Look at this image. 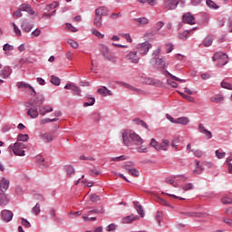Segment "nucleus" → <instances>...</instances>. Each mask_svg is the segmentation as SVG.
<instances>
[{
  "mask_svg": "<svg viewBox=\"0 0 232 232\" xmlns=\"http://www.w3.org/2000/svg\"><path fill=\"white\" fill-rule=\"evenodd\" d=\"M130 139L132 140L134 144H136V146H140V144H143L144 142L142 138H140L139 134L135 133V131L125 130L122 132V140L125 146H130Z\"/></svg>",
  "mask_w": 232,
  "mask_h": 232,
  "instance_id": "obj_1",
  "label": "nucleus"
},
{
  "mask_svg": "<svg viewBox=\"0 0 232 232\" xmlns=\"http://www.w3.org/2000/svg\"><path fill=\"white\" fill-rule=\"evenodd\" d=\"M24 149H26V145H24V143L19 142V141L9 146V150H12L14 154L18 157H24Z\"/></svg>",
  "mask_w": 232,
  "mask_h": 232,
  "instance_id": "obj_2",
  "label": "nucleus"
},
{
  "mask_svg": "<svg viewBox=\"0 0 232 232\" xmlns=\"http://www.w3.org/2000/svg\"><path fill=\"white\" fill-rule=\"evenodd\" d=\"M212 59L213 61H217L218 66L219 67L226 66L229 61L227 54L224 53H216Z\"/></svg>",
  "mask_w": 232,
  "mask_h": 232,
  "instance_id": "obj_3",
  "label": "nucleus"
},
{
  "mask_svg": "<svg viewBox=\"0 0 232 232\" xmlns=\"http://www.w3.org/2000/svg\"><path fill=\"white\" fill-rule=\"evenodd\" d=\"M125 59L128 61V63H131L132 64H139L140 56L137 51H131L125 56Z\"/></svg>",
  "mask_w": 232,
  "mask_h": 232,
  "instance_id": "obj_4",
  "label": "nucleus"
},
{
  "mask_svg": "<svg viewBox=\"0 0 232 232\" xmlns=\"http://www.w3.org/2000/svg\"><path fill=\"white\" fill-rule=\"evenodd\" d=\"M137 50L140 52V55H148L150 48H151V44L145 42L137 45Z\"/></svg>",
  "mask_w": 232,
  "mask_h": 232,
  "instance_id": "obj_5",
  "label": "nucleus"
},
{
  "mask_svg": "<svg viewBox=\"0 0 232 232\" xmlns=\"http://www.w3.org/2000/svg\"><path fill=\"white\" fill-rule=\"evenodd\" d=\"M179 6V0H163L165 10H175Z\"/></svg>",
  "mask_w": 232,
  "mask_h": 232,
  "instance_id": "obj_6",
  "label": "nucleus"
},
{
  "mask_svg": "<svg viewBox=\"0 0 232 232\" xmlns=\"http://www.w3.org/2000/svg\"><path fill=\"white\" fill-rule=\"evenodd\" d=\"M100 52L103 55L104 59L111 61V56H110V48L106 44H100Z\"/></svg>",
  "mask_w": 232,
  "mask_h": 232,
  "instance_id": "obj_7",
  "label": "nucleus"
},
{
  "mask_svg": "<svg viewBox=\"0 0 232 232\" xmlns=\"http://www.w3.org/2000/svg\"><path fill=\"white\" fill-rule=\"evenodd\" d=\"M21 28L26 34H30V32H32V29L34 28V23H30L23 19L21 24Z\"/></svg>",
  "mask_w": 232,
  "mask_h": 232,
  "instance_id": "obj_8",
  "label": "nucleus"
},
{
  "mask_svg": "<svg viewBox=\"0 0 232 232\" xmlns=\"http://www.w3.org/2000/svg\"><path fill=\"white\" fill-rule=\"evenodd\" d=\"M27 115L31 117V119H37L39 117V111L35 105H31V108L27 111Z\"/></svg>",
  "mask_w": 232,
  "mask_h": 232,
  "instance_id": "obj_9",
  "label": "nucleus"
},
{
  "mask_svg": "<svg viewBox=\"0 0 232 232\" xmlns=\"http://www.w3.org/2000/svg\"><path fill=\"white\" fill-rule=\"evenodd\" d=\"M183 22L187 24H195V16L191 13H185L183 14Z\"/></svg>",
  "mask_w": 232,
  "mask_h": 232,
  "instance_id": "obj_10",
  "label": "nucleus"
},
{
  "mask_svg": "<svg viewBox=\"0 0 232 232\" xmlns=\"http://www.w3.org/2000/svg\"><path fill=\"white\" fill-rule=\"evenodd\" d=\"M2 218L5 222H10L12 218H14V213L10 210H3L2 211Z\"/></svg>",
  "mask_w": 232,
  "mask_h": 232,
  "instance_id": "obj_11",
  "label": "nucleus"
},
{
  "mask_svg": "<svg viewBox=\"0 0 232 232\" xmlns=\"http://www.w3.org/2000/svg\"><path fill=\"white\" fill-rule=\"evenodd\" d=\"M19 9L22 12H27V14H30V15H34V14H35V11H34V9L32 8V5H30L29 4H23L19 6Z\"/></svg>",
  "mask_w": 232,
  "mask_h": 232,
  "instance_id": "obj_12",
  "label": "nucleus"
},
{
  "mask_svg": "<svg viewBox=\"0 0 232 232\" xmlns=\"http://www.w3.org/2000/svg\"><path fill=\"white\" fill-rule=\"evenodd\" d=\"M134 23H136L137 26H146L150 24V19L147 17L134 18Z\"/></svg>",
  "mask_w": 232,
  "mask_h": 232,
  "instance_id": "obj_13",
  "label": "nucleus"
},
{
  "mask_svg": "<svg viewBox=\"0 0 232 232\" xmlns=\"http://www.w3.org/2000/svg\"><path fill=\"white\" fill-rule=\"evenodd\" d=\"M95 14L102 17H104L106 15H109L110 10H108V8L105 6H100L95 10Z\"/></svg>",
  "mask_w": 232,
  "mask_h": 232,
  "instance_id": "obj_14",
  "label": "nucleus"
},
{
  "mask_svg": "<svg viewBox=\"0 0 232 232\" xmlns=\"http://www.w3.org/2000/svg\"><path fill=\"white\" fill-rule=\"evenodd\" d=\"M10 188V180L3 178L0 182V190L5 193Z\"/></svg>",
  "mask_w": 232,
  "mask_h": 232,
  "instance_id": "obj_15",
  "label": "nucleus"
},
{
  "mask_svg": "<svg viewBox=\"0 0 232 232\" xmlns=\"http://www.w3.org/2000/svg\"><path fill=\"white\" fill-rule=\"evenodd\" d=\"M51 111H53V107L50 105H44L39 110L40 115H43V116L46 115V113H51Z\"/></svg>",
  "mask_w": 232,
  "mask_h": 232,
  "instance_id": "obj_16",
  "label": "nucleus"
},
{
  "mask_svg": "<svg viewBox=\"0 0 232 232\" xmlns=\"http://www.w3.org/2000/svg\"><path fill=\"white\" fill-rule=\"evenodd\" d=\"M93 24L96 28H102V16L95 13Z\"/></svg>",
  "mask_w": 232,
  "mask_h": 232,
  "instance_id": "obj_17",
  "label": "nucleus"
},
{
  "mask_svg": "<svg viewBox=\"0 0 232 232\" xmlns=\"http://www.w3.org/2000/svg\"><path fill=\"white\" fill-rule=\"evenodd\" d=\"M174 124H182V126H188L189 124V119L188 117H180L175 120Z\"/></svg>",
  "mask_w": 232,
  "mask_h": 232,
  "instance_id": "obj_18",
  "label": "nucleus"
},
{
  "mask_svg": "<svg viewBox=\"0 0 232 232\" xmlns=\"http://www.w3.org/2000/svg\"><path fill=\"white\" fill-rule=\"evenodd\" d=\"M10 73H12V69L10 67H5L2 71H1V78L2 79H8V77H10Z\"/></svg>",
  "mask_w": 232,
  "mask_h": 232,
  "instance_id": "obj_19",
  "label": "nucleus"
},
{
  "mask_svg": "<svg viewBox=\"0 0 232 232\" xmlns=\"http://www.w3.org/2000/svg\"><path fill=\"white\" fill-rule=\"evenodd\" d=\"M121 84L125 86V88H129V90H130V92H135L136 93H139L140 95H142L144 93V91H142L140 89H137L128 83L121 82Z\"/></svg>",
  "mask_w": 232,
  "mask_h": 232,
  "instance_id": "obj_20",
  "label": "nucleus"
},
{
  "mask_svg": "<svg viewBox=\"0 0 232 232\" xmlns=\"http://www.w3.org/2000/svg\"><path fill=\"white\" fill-rule=\"evenodd\" d=\"M125 171L132 177H139L140 175V172L135 168H125Z\"/></svg>",
  "mask_w": 232,
  "mask_h": 232,
  "instance_id": "obj_21",
  "label": "nucleus"
},
{
  "mask_svg": "<svg viewBox=\"0 0 232 232\" xmlns=\"http://www.w3.org/2000/svg\"><path fill=\"white\" fill-rule=\"evenodd\" d=\"M155 64L158 66V68H166L168 65L166 64V60L164 58H157L155 60Z\"/></svg>",
  "mask_w": 232,
  "mask_h": 232,
  "instance_id": "obj_22",
  "label": "nucleus"
},
{
  "mask_svg": "<svg viewBox=\"0 0 232 232\" xmlns=\"http://www.w3.org/2000/svg\"><path fill=\"white\" fill-rule=\"evenodd\" d=\"M17 87L18 88H24L25 90H31L33 92V93H35V90L34 89V87H32V85L24 82H20L17 83Z\"/></svg>",
  "mask_w": 232,
  "mask_h": 232,
  "instance_id": "obj_23",
  "label": "nucleus"
},
{
  "mask_svg": "<svg viewBox=\"0 0 232 232\" xmlns=\"http://www.w3.org/2000/svg\"><path fill=\"white\" fill-rule=\"evenodd\" d=\"M10 202L8 196L3 193H0V206H6Z\"/></svg>",
  "mask_w": 232,
  "mask_h": 232,
  "instance_id": "obj_24",
  "label": "nucleus"
},
{
  "mask_svg": "<svg viewBox=\"0 0 232 232\" xmlns=\"http://www.w3.org/2000/svg\"><path fill=\"white\" fill-rule=\"evenodd\" d=\"M196 168L193 170V173L195 175H200V173H202V171H204V168L202 166H200V161L196 160Z\"/></svg>",
  "mask_w": 232,
  "mask_h": 232,
  "instance_id": "obj_25",
  "label": "nucleus"
},
{
  "mask_svg": "<svg viewBox=\"0 0 232 232\" xmlns=\"http://www.w3.org/2000/svg\"><path fill=\"white\" fill-rule=\"evenodd\" d=\"M41 139L44 140L45 142H52L53 140V136H52L51 133L45 132L44 134L40 135Z\"/></svg>",
  "mask_w": 232,
  "mask_h": 232,
  "instance_id": "obj_26",
  "label": "nucleus"
},
{
  "mask_svg": "<svg viewBox=\"0 0 232 232\" xmlns=\"http://www.w3.org/2000/svg\"><path fill=\"white\" fill-rule=\"evenodd\" d=\"M43 102H44V98L41 96L40 98H36L32 103L31 106L40 107L43 106Z\"/></svg>",
  "mask_w": 232,
  "mask_h": 232,
  "instance_id": "obj_27",
  "label": "nucleus"
},
{
  "mask_svg": "<svg viewBox=\"0 0 232 232\" xmlns=\"http://www.w3.org/2000/svg\"><path fill=\"white\" fill-rule=\"evenodd\" d=\"M169 148V140H162L160 143V151H168Z\"/></svg>",
  "mask_w": 232,
  "mask_h": 232,
  "instance_id": "obj_28",
  "label": "nucleus"
},
{
  "mask_svg": "<svg viewBox=\"0 0 232 232\" xmlns=\"http://www.w3.org/2000/svg\"><path fill=\"white\" fill-rule=\"evenodd\" d=\"M98 93H100V95H103V97H106V95H111V91L103 86L98 90Z\"/></svg>",
  "mask_w": 232,
  "mask_h": 232,
  "instance_id": "obj_29",
  "label": "nucleus"
},
{
  "mask_svg": "<svg viewBox=\"0 0 232 232\" xmlns=\"http://www.w3.org/2000/svg\"><path fill=\"white\" fill-rule=\"evenodd\" d=\"M133 204L135 205L136 211L139 213V215H140L142 218H144V209L142 208V206H140L139 202L135 201L133 202Z\"/></svg>",
  "mask_w": 232,
  "mask_h": 232,
  "instance_id": "obj_30",
  "label": "nucleus"
},
{
  "mask_svg": "<svg viewBox=\"0 0 232 232\" xmlns=\"http://www.w3.org/2000/svg\"><path fill=\"white\" fill-rule=\"evenodd\" d=\"M91 34H92V35H95V37H97L98 39H104V34H102L101 32H99V30L95 28L91 29Z\"/></svg>",
  "mask_w": 232,
  "mask_h": 232,
  "instance_id": "obj_31",
  "label": "nucleus"
},
{
  "mask_svg": "<svg viewBox=\"0 0 232 232\" xmlns=\"http://www.w3.org/2000/svg\"><path fill=\"white\" fill-rule=\"evenodd\" d=\"M192 30H197V27L193 28ZM192 30H187V31H184L183 33H180L179 35V39L186 41V39H188V35L191 34Z\"/></svg>",
  "mask_w": 232,
  "mask_h": 232,
  "instance_id": "obj_32",
  "label": "nucleus"
},
{
  "mask_svg": "<svg viewBox=\"0 0 232 232\" xmlns=\"http://www.w3.org/2000/svg\"><path fill=\"white\" fill-rule=\"evenodd\" d=\"M133 220H137V217L134 216H127L126 218H124L122 219V223L123 224H131V222H133Z\"/></svg>",
  "mask_w": 232,
  "mask_h": 232,
  "instance_id": "obj_33",
  "label": "nucleus"
},
{
  "mask_svg": "<svg viewBox=\"0 0 232 232\" xmlns=\"http://www.w3.org/2000/svg\"><path fill=\"white\" fill-rule=\"evenodd\" d=\"M57 121H59V119L57 118H53V119H50V118H45L40 121V124H48V122H57Z\"/></svg>",
  "mask_w": 232,
  "mask_h": 232,
  "instance_id": "obj_34",
  "label": "nucleus"
},
{
  "mask_svg": "<svg viewBox=\"0 0 232 232\" xmlns=\"http://www.w3.org/2000/svg\"><path fill=\"white\" fill-rule=\"evenodd\" d=\"M29 139L30 138L28 136V134H19L17 140H18V142H26V141H28Z\"/></svg>",
  "mask_w": 232,
  "mask_h": 232,
  "instance_id": "obj_35",
  "label": "nucleus"
},
{
  "mask_svg": "<svg viewBox=\"0 0 232 232\" xmlns=\"http://www.w3.org/2000/svg\"><path fill=\"white\" fill-rule=\"evenodd\" d=\"M65 171L69 177H72V175L75 174V169L70 165L65 166Z\"/></svg>",
  "mask_w": 232,
  "mask_h": 232,
  "instance_id": "obj_36",
  "label": "nucleus"
},
{
  "mask_svg": "<svg viewBox=\"0 0 232 232\" xmlns=\"http://www.w3.org/2000/svg\"><path fill=\"white\" fill-rule=\"evenodd\" d=\"M177 179H179V177L169 178L166 179V182H167V184H170L171 186H174V188H178L179 184H177L175 182V180H177Z\"/></svg>",
  "mask_w": 232,
  "mask_h": 232,
  "instance_id": "obj_37",
  "label": "nucleus"
},
{
  "mask_svg": "<svg viewBox=\"0 0 232 232\" xmlns=\"http://www.w3.org/2000/svg\"><path fill=\"white\" fill-rule=\"evenodd\" d=\"M51 82L52 84H54V86H59L61 84V79L59 77H56L54 75L51 76Z\"/></svg>",
  "mask_w": 232,
  "mask_h": 232,
  "instance_id": "obj_38",
  "label": "nucleus"
},
{
  "mask_svg": "<svg viewBox=\"0 0 232 232\" xmlns=\"http://www.w3.org/2000/svg\"><path fill=\"white\" fill-rule=\"evenodd\" d=\"M150 146L155 148V150H157V151H160V143H159L157 140H155V139H152L150 140Z\"/></svg>",
  "mask_w": 232,
  "mask_h": 232,
  "instance_id": "obj_39",
  "label": "nucleus"
},
{
  "mask_svg": "<svg viewBox=\"0 0 232 232\" xmlns=\"http://www.w3.org/2000/svg\"><path fill=\"white\" fill-rule=\"evenodd\" d=\"M3 50L4 52H5V53H8L9 52H14V45H10V44H5L3 46Z\"/></svg>",
  "mask_w": 232,
  "mask_h": 232,
  "instance_id": "obj_40",
  "label": "nucleus"
},
{
  "mask_svg": "<svg viewBox=\"0 0 232 232\" xmlns=\"http://www.w3.org/2000/svg\"><path fill=\"white\" fill-rule=\"evenodd\" d=\"M59 6V2H53L52 4L46 5L45 10L50 12V10H53V8H57Z\"/></svg>",
  "mask_w": 232,
  "mask_h": 232,
  "instance_id": "obj_41",
  "label": "nucleus"
},
{
  "mask_svg": "<svg viewBox=\"0 0 232 232\" xmlns=\"http://www.w3.org/2000/svg\"><path fill=\"white\" fill-rule=\"evenodd\" d=\"M215 153H216V157H217L218 159H225V158H226V152H224V151H222V150H217L215 151Z\"/></svg>",
  "mask_w": 232,
  "mask_h": 232,
  "instance_id": "obj_42",
  "label": "nucleus"
},
{
  "mask_svg": "<svg viewBox=\"0 0 232 232\" xmlns=\"http://www.w3.org/2000/svg\"><path fill=\"white\" fill-rule=\"evenodd\" d=\"M231 161H232V156L227 158L226 162L227 164L228 173H230V174H232V163H231Z\"/></svg>",
  "mask_w": 232,
  "mask_h": 232,
  "instance_id": "obj_43",
  "label": "nucleus"
},
{
  "mask_svg": "<svg viewBox=\"0 0 232 232\" xmlns=\"http://www.w3.org/2000/svg\"><path fill=\"white\" fill-rule=\"evenodd\" d=\"M206 3L209 8H213L214 10H217L218 8L217 4L215 2H213L212 0H207Z\"/></svg>",
  "mask_w": 232,
  "mask_h": 232,
  "instance_id": "obj_44",
  "label": "nucleus"
},
{
  "mask_svg": "<svg viewBox=\"0 0 232 232\" xmlns=\"http://www.w3.org/2000/svg\"><path fill=\"white\" fill-rule=\"evenodd\" d=\"M93 104H95V98H89L88 102L83 103V106L86 108L88 106H93Z\"/></svg>",
  "mask_w": 232,
  "mask_h": 232,
  "instance_id": "obj_45",
  "label": "nucleus"
},
{
  "mask_svg": "<svg viewBox=\"0 0 232 232\" xmlns=\"http://www.w3.org/2000/svg\"><path fill=\"white\" fill-rule=\"evenodd\" d=\"M67 43L68 44H70V46H72V48H74V50H77V48H79V44L74 40H68Z\"/></svg>",
  "mask_w": 232,
  "mask_h": 232,
  "instance_id": "obj_46",
  "label": "nucleus"
},
{
  "mask_svg": "<svg viewBox=\"0 0 232 232\" xmlns=\"http://www.w3.org/2000/svg\"><path fill=\"white\" fill-rule=\"evenodd\" d=\"M32 212L34 215H39V213H41V206H39V203H37L32 209Z\"/></svg>",
  "mask_w": 232,
  "mask_h": 232,
  "instance_id": "obj_47",
  "label": "nucleus"
},
{
  "mask_svg": "<svg viewBox=\"0 0 232 232\" xmlns=\"http://www.w3.org/2000/svg\"><path fill=\"white\" fill-rule=\"evenodd\" d=\"M13 26H14V34H15L18 37H21V35H22L21 29H19V27L17 26V24H15V23H13Z\"/></svg>",
  "mask_w": 232,
  "mask_h": 232,
  "instance_id": "obj_48",
  "label": "nucleus"
},
{
  "mask_svg": "<svg viewBox=\"0 0 232 232\" xmlns=\"http://www.w3.org/2000/svg\"><path fill=\"white\" fill-rule=\"evenodd\" d=\"M121 160H126L125 156H119V157H114L111 159V162H121Z\"/></svg>",
  "mask_w": 232,
  "mask_h": 232,
  "instance_id": "obj_49",
  "label": "nucleus"
},
{
  "mask_svg": "<svg viewBox=\"0 0 232 232\" xmlns=\"http://www.w3.org/2000/svg\"><path fill=\"white\" fill-rule=\"evenodd\" d=\"M211 44H213V38L211 37H207L204 40V46H211Z\"/></svg>",
  "mask_w": 232,
  "mask_h": 232,
  "instance_id": "obj_50",
  "label": "nucleus"
},
{
  "mask_svg": "<svg viewBox=\"0 0 232 232\" xmlns=\"http://www.w3.org/2000/svg\"><path fill=\"white\" fill-rule=\"evenodd\" d=\"M221 88H225L226 90H232V84L227 82H222Z\"/></svg>",
  "mask_w": 232,
  "mask_h": 232,
  "instance_id": "obj_51",
  "label": "nucleus"
},
{
  "mask_svg": "<svg viewBox=\"0 0 232 232\" xmlns=\"http://www.w3.org/2000/svg\"><path fill=\"white\" fill-rule=\"evenodd\" d=\"M183 191H190V189H193V185L191 183L183 185L182 187Z\"/></svg>",
  "mask_w": 232,
  "mask_h": 232,
  "instance_id": "obj_52",
  "label": "nucleus"
},
{
  "mask_svg": "<svg viewBox=\"0 0 232 232\" xmlns=\"http://www.w3.org/2000/svg\"><path fill=\"white\" fill-rule=\"evenodd\" d=\"M90 198L91 202H99L101 200V197L97 196V194H92Z\"/></svg>",
  "mask_w": 232,
  "mask_h": 232,
  "instance_id": "obj_53",
  "label": "nucleus"
},
{
  "mask_svg": "<svg viewBox=\"0 0 232 232\" xmlns=\"http://www.w3.org/2000/svg\"><path fill=\"white\" fill-rule=\"evenodd\" d=\"M138 153H148V148L146 146H140L137 148Z\"/></svg>",
  "mask_w": 232,
  "mask_h": 232,
  "instance_id": "obj_54",
  "label": "nucleus"
},
{
  "mask_svg": "<svg viewBox=\"0 0 232 232\" xmlns=\"http://www.w3.org/2000/svg\"><path fill=\"white\" fill-rule=\"evenodd\" d=\"M191 151H193L195 157H198V159H200V157H202V155H204V152L200 150H191Z\"/></svg>",
  "mask_w": 232,
  "mask_h": 232,
  "instance_id": "obj_55",
  "label": "nucleus"
},
{
  "mask_svg": "<svg viewBox=\"0 0 232 232\" xmlns=\"http://www.w3.org/2000/svg\"><path fill=\"white\" fill-rule=\"evenodd\" d=\"M157 201L159 202V204H161V206H167L168 208L170 207L168 201L162 199V198H158Z\"/></svg>",
  "mask_w": 232,
  "mask_h": 232,
  "instance_id": "obj_56",
  "label": "nucleus"
},
{
  "mask_svg": "<svg viewBox=\"0 0 232 232\" xmlns=\"http://www.w3.org/2000/svg\"><path fill=\"white\" fill-rule=\"evenodd\" d=\"M162 26H164V22L160 21L155 24L154 28L156 29V32H159V30L162 28Z\"/></svg>",
  "mask_w": 232,
  "mask_h": 232,
  "instance_id": "obj_57",
  "label": "nucleus"
},
{
  "mask_svg": "<svg viewBox=\"0 0 232 232\" xmlns=\"http://www.w3.org/2000/svg\"><path fill=\"white\" fill-rule=\"evenodd\" d=\"M222 204H232V198L225 197L221 199Z\"/></svg>",
  "mask_w": 232,
  "mask_h": 232,
  "instance_id": "obj_58",
  "label": "nucleus"
},
{
  "mask_svg": "<svg viewBox=\"0 0 232 232\" xmlns=\"http://www.w3.org/2000/svg\"><path fill=\"white\" fill-rule=\"evenodd\" d=\"M181 215H185V217H198L196 212H181Z\"/></svg>",
  "mask_w": 232,
  "mask_h": 232,
  "instance_id": "obj_59",
  "label": "nucleus"
},
{
  "mask_svg": "<svg viewBox=\"0 0 232 232\" xmlns=\"http://www.w3.org/2000/svg\"><path fill=\"white\" fill-rule=\"evenodd\" d=\"M165 49L167 53H171V52H173V45L171 44H167Z\"/></svg>",
  "mask_w": 232,
  "mask_h": 232,
  "instance_id": "obj_60",
  "label": "nucleus"
},
{
  "mask_svg": "<svg viewBox=\"0 0 232 232\" xmlns=\"http://www.w3.org/2000/svg\"><path fill=\"white\" fill-rule=\"evenodd\" d=\"M13 15L16 17V19H19V17H23V13L20 8H18L17 11H15Z\"/></svg>",
  "mask_w": 232,
  "mask_h": 232,
  "instance_id": "obj_61",
  "label": "nucleus"
},
{
  "mask_svg": "<svg viewBox=\"0 0 232 232\" xmlns=\"http://www.w3.org/2000/svg\"><path fill=\"white\" fill-rule=\"evenodd\" d=\"M21 224L24 227H32V225L28 222V220L24 219V218H22Z\"/></svg>",
  "mask_w": 232,
  "mask_h": 232,
  "instance_id": "obj_62",
  "label": "nucleus"
},
{
  "mask_svg": "<svg viewBox=\"0 0 232 232\" xmlns=\"http://www.w3.org/2000/svg\"><path fill=\"white\" fill-rule=\"evenodd\" d=\"M92 119L94 121V122H99L101 121V114L100 113H94L92 115Z\"/></svg>",
  "mask_w": 232,
  "mask_h": 232,
  "instance_id": "obj_63",
  "label": "nucleus"
},
{
  "mask_svg": "<svg viewBox=\"0 0 232 232\" xmlns=\"http://www.w3.org/2000/svg\"><path fill=\"white\" fill-rule=\"evenodd\" d=\"M222 220L223 222H225V224H227V226H230V227H232V219L227 218H223Z\"/></svg>",
  "mask_w": 232,
  "mask_h": 232,
  "instance_id": "obj_64",
  "label": "nucleus"
}]
</instances>
